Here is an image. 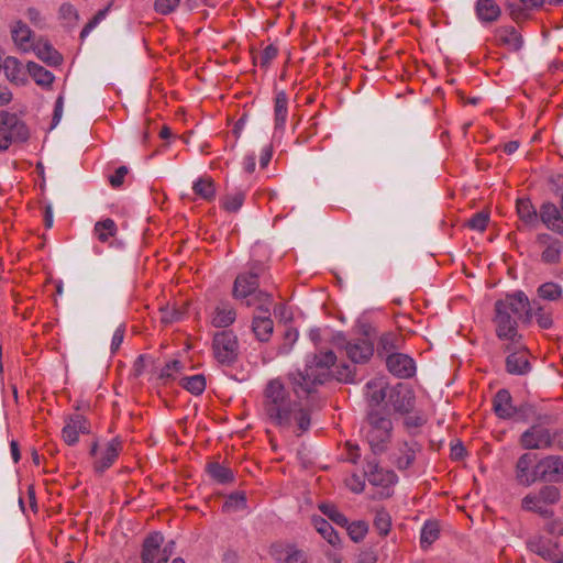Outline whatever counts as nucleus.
<instances>
[{
  "label": "nucleus",
  "mask_w": 563,
  "mask_h": 563,
  "mask_svg": "<svg viewBox=\"0 0 563 563\" xmlns=\"http://www.w3.org/2000/svg\"><path fill=\"white\" fill-rule=\"evenodd\" d=\"M335 362L336 355L332 351H320L307 361L305 371L289 374L288 378L296 396L299 399L308 397L331 377L342 383H353L354 367L344 363L335 366Z\"/></svg>",
  "instance_id": "nucleus-1"
},
{
  "label": "nucleus",
  "mask_w": 563,
  "mask_h": 563,
  "mask_svg": "<svg viewBox=\"0 0 563 563\" xmlns=\"http://www.w3.org/2000/svg\"><path fill=\"white\" fill-rule=\"evenodd\" d=\"M532 319L530 301L523 291H516L499 299L494 305L492 319L498 340L504 342V350L523 346L522 335L519 333V321L529 323Z\"/></svg>",
  "instance_id": "nucleus-2"
},
{
  "label": "nucleus",
  "mask_w": 563,
  "mask_h": 563,
  "mask_svg": "<svg viewBox=\"0 0 563 563\" xmlns=\"http://www.w3.org/2000/svg\"><path fill=\"white\" fill-rule=\"evenodd\" d=\"M264 413L271 423L290 429L296 427L297 435L308 430L309 413L296 401L290 399L288 390L279 379H272L264 391Z\"/></svg>",
  "instance_id": "nucleus-3"
},
{
  "label": "nucleus",
  "mask_w": 563,
  "mask_h": 563,
  "mask_svg": "<svg viewBox=\"0 0 563 563\" xmlns=\"http://www.w3.org/2000/svg\"><path fill=\"white\" fill-rule=\"evenodd\" d=\"M560 499L561 490L559 487L544 485L538 492L527 494L521 500V508L543 518H550L553 516V510L549 506L558 504Z\"/></svg>",
  "instance_id": "nucleus-4"
},
{
  "label": "nucleus",
  "mask_w": 563,
  "mask_h": 563,
  "mask_svg": "<svg viewBox=\"0 0 563 563\" xmlns=\"http://www.w3.org/2000/svg\"><path fill=\"white\" fill-rule=\"evenodd\" d=\"M368 430L366 432L367 442L375 454L383 453L388 448L391 439V420L378 411L368 413Z\"/></svg>",
  "instance_id": "nucleus-5"
},
{
  "label": "nucleus",
  "mask_w": 563,
  "mask_h": 563,
  "mask_svg": "<svg viewBox=\"0 0 563 563\" xmlns=\"http://www.w3.org/2000/svg\"><path fill=\"white\" fill-rule=\"evenodd\" d=\"M240 344L232 330H222L214 333L212 339V354L222 366H232L239 357Z\"/></svg>",
  "instance_id": "nucleus-6"
},
{
  "label": "nucleus",
  "mask_w": 563,
  "mask_h": 563,
  "mask_svg": "<svg viewBox=\"0 0 563 563\" xmlns=\"http://www.w3.org/2000/svg\"><path fill=\"white\" fill-rule=\"evenodd\" d=\"M29 136L26 124L15 113L0 112V151H7L14 142H25Z\"/></svg>",
  "instance_id": "nucleus-7"
},
{
  "label": "nucleus",
  "mask_w": 563,
  "mask_h": 563,
  "mask_svg": "<svg viewBox=\"0 0 563 563\" xmlns=\"http://www.w3.org/2000/svg\"><path fill=\"white\" fill-rule=\"evenodd\" d=\"M335 345L344 351L346 357L354 364H365L374 354L373 343L365 338L346 340L344 335L338 334Z\"/></svg>",
  "instance_id": "nucleus-8"
},
{
  "label": "nucleus",
  "mask_w": 563,
  "mask_h": 563,
  "mask_svg": "<svg viewBox=\"0 0 563 563\" xmlns=\"http://www.w3.org/2000/svg\"><path fill=\"white\" fill-rule=\"evenodd\" d=\"M536 246L540 251L541 262L548 265L560 263L563 243L549 233H539L536 238Z\"/></svg>",
  "instance_id": "nucleus-9"
},
{
  "label": "nucleus",
  "mask_w": 563,
  "mask_h": 563,
  "mask_svg": "<svg viewBox=\"0 0 563 563\" xmlns=\"http://www.w3.org/2000/svg\"><path fill=\"white\" fill-rule=\"evenodd\" d=\"M553 437L549 429L534 424L520 437V444L526 450H543L553 445Z\"/></svg>",
  "instance_id": "nucleus-10"
},
{
  "label": "nucleus",
  "mask_w": 563,
  "mask_h": 563,
  "mask_svg": "<svg viewBox=\"0 0 563 563\" xmlns=\"http://www.w3.org/2000/svg\"><path fill=\"white\" fill-rule=\"evenodd\" d=\"M537 468L540 481L549 483L563 482V456H544L537 462Z\"/></svg>",
  "instance_id": "nucleus-11"
},
{
  "label": "nucleus",
  "mask_w": 563,
  "mask_h": 563,
  "mask_svg": "<svg viewBox=\"0 0 563 563\" xmlns=\"http://www.w3.org/2000/svg\"><path fill=\"white\" fill-rule=\"evenodd\" d=\"M262 267H253L249 273L236 276L233 285V297L236 299H245L253 296L258 288V276Z\"/></svg>",
  "instance_id": "nucleus-12"
},
{
  "label": "nucleus",
  "mask_w": 563,
  "mask_h": 563,
  "mask_svg": "<svg viewBox=\"0 0 563 563\" xmlns=\"http://www.w3.org/2000/svg\"><path fill=\"white\" fill-rule=\"evenodd\" d=\"M121 448V441L118 439H112L100 452H98V445L95 443L90 453L91 455L96 456V472L103 473L106 470H108L119 456Z\"/></svg>",
  "instance_id": "nucleus-13"
},
{
  "label": "nucleus",
  "mask_w": 563,
  "mask_h": 563,
  "mask_svg": "<svg viewBox=\"0 0 563 563\" xmlns=\"http://www.w3.org/2000/svg\"><path fill=\"white\" fill-rule=\"evenodd\" d=\"M537 456L532 453H523L516 463V479L523 486H531L539 481Z\"/></svg>",
  "instance_id": "nucleus-14"
},
{
  "label": "nucleus",
  "mask_w": 563,
  "mask_h": 563,
  "mask_svg": "<svg viewBox=\"0 0 563 563\" xmlns=\"http://www.w3.org/2000/svg\"><path fill=\"white\" fill-rule=\"evenodd\" d=\"M164 541L163 536L159 532L151 533L143 542L142 549V563H156L158 559L163 556L164 551L173 553L174 542H169L163 549L162 543Z\"/></svg>",
  "instance_id": "nucleus-15"
},
{
  "label": "nucleus",
  "mask_w": 563,
  "mask_h": 563,
  "mask_svg": "<svg viewBox=\"0 0 563 563\" xmlns=\"http://www.w3.org/2000/svg\"><path fill=\"white\" fill-rule=\"evenodd\" d=\"M268 554L276 563H308L303 551L287 543H273L268 549Z\"/></svg>",
  "instance_id": "nucleus-16"
},
{
  "label": "nucleus",
  "mask_w": 563,
  "mask_h": 563,
  "mask_svg": "<svg viewBox=\"0 0 563 563\" xmlns=\"http://www.w3.org/2000/svg\"><path fill=\"white\" fill-rule=\"evenodd\" d=\"M388 371L398 378H410L416 374L413 358L404 353H391L386 357Z\"/></svg>",
  "instance_id": "nucleus-17"
},
{
  "label": "nucleus",
  "mask_w": 563,
  "mask_h": 563,
  "mask_svg": "<svg viewBox=\"0 0 563 563\" xmlns=\"http://www.w3.org/2000/svg\"><path fill=\"white\" fill-rule=\"evenodd\" d=\"M388 401L396 412L410 413L415 406V394L407 386L398 384L389 390Z\"/></svg>",
  "instance_id": "nucleus-18"
},
{
  "label": "nucleus",
  "mask_w": 563,
  "mask_h": 563,
  "mask_svg": "<svg viewBox=\"0 0 563 563\" xmlns=\"http://www.w3.org/2000/svg\"><path fill=\"white\" fill-rule=\"evenodd\" d=\"M529 550L544 560L553 563H563V553L559 547L541 537H534L527 542Z\"/></svg>",
  "instance_id": "nucleus-19"
},
{
  "label": "nucleus",
  "mask_w": 563,
  "mask_h": 563,
  "mask_svg": "<svg viewBox=\"0 0 563 563\" xmlns=\"http://www.w3.org/2000/svg\"><path fill=\"white\" fill-rule=\"evenodd\" d=\"M5 78L15 86H25L29 82V67L24 66L16 57L8 56L2 66Z\"/></svg>",
  "instance_id": "nucleus-20"
},
{
  "label": "nucleus",
  "mask_w": 563,
  "mask_h": 563,
  "mask_svg": "<svg viewBox=\"0 0 563 563\" xmlns=\"http://www.w3.org/2000/svg\"><path fill=\"white\" fill-rule=\"evenodd\" d=\"M539 217L542 223L551 231L563 236V209L553 203L544 202L540 207Z\"/></svg>",
  "instance_id": "nucleus-21"
},
{
  "label": "nucleus",
  "mask_w": 563,
  "mask_h": 563,
  "mask_svg": "<svg viewBox=\"0 0 563 563\" xmlns=\"http://www.w3.org/2000/svg\"><path fill=\"white\" fill-rule=\"evenodd\" d=\"M88 432L89 423L87 419L81 415H73L67 418L62 430V437L68 445H74L78 442L80 434Z\"/></svg>",
  "instance_id": "nucleus-22"
},
{
  "label": "nucleus",
  "mask_w": 563,
  "mask_h": 563,
  "mask_svg": "<svg viewBox=\"0 0 563 563\" xmlns=\"http://www.w3.org/2000/svg\"><path fill=\"white\" fill-rule=\"evenodd\" d=\"M365 475L369 484L383 488H389L397 482V476L393 471L379 467L374 461L367 462Z\"/></svg>",
  "instance_id": "nucleus-23"
},
{
  "label": "nucleus",
  "mask_w": 563,
  "mask_h": 563,
  "mask_svg": "<svg viewBox=\"0 0 563 563\" xmlns=\"http://www.w3.org/2000/svg\"><path fill=\"white\" fill-rule=\"evenodd\" d=\"M544 0H517L506 3V11L515 22H521L530 16L532 11L542 8Z\"/></svg>",
  "instance_id": "nucleus-24"
},
{
  "label": "nucleus",
  "mask_w": 563,
  "mask_h": 563,
  "mask_svg": "<svg viewBox=\"0 0 563 563\" xmlns=\"http://www.w3.org/2000/svg\"><path fill=\"white\" fill-rule=\"evenodd\" d=\"M512 351L506 358V368L508 373L514 375H525L530 371V363L528 361L527 349L523 345L521 349H511Z\"/></svg>",
  "instance_id": "nucleus-25"
},
{
  "label": "nucleus",
  "mask_w": 563,
  "mask_h": 563,
  "mask_svg": "<svg viewBox=\"0 0 563 563\" xmlns=\"http://www.w3.org/2000/svg\"><path fill=\"white\" fill-rule=\"evenodd\" d=\"M388 383L384 377H376L366 384L365 396L371 406H379L388 397Z\"/></svg>",
  "instance_id": "nucleus-26"
},
{
  "label": "nucleus",
  "mask_w": 563,
  "mask_h": 563,
  "mask_svg": "<svg viewBox=\"0 0 563 563\" xmlns=\"http://www.w3.org/2000/svg\"><path fill=\"white\" fill-rule=\"evenodd\" d=\"M493 408L495 413L501 419H509L516 413L511 395L507 389L497 391L493 400Z\"/></svg>",
  "instance_id": "nucleus-27"
},
{
  "label": "nucleus",
  "mask_w": 563,
  "mask_h": 563,
  "mask_svg": "<svg viewBox=\"0 0 563 563\" xmlns=\"http://www.w3.org/2000/svg\"><path fill=\"white\" fill-rule=\"evenodd\" d=\"M235 319V309L225 302L219 303L211 313V324L216 328H228Z\"/></svg>",
  "instance_id": "nucleus-28"
},
{
  "label": "nucleus",
  "mask_w": 563,
  "mask_h": 563,
  "mask_svg": "<svg viewBox=\"0 0 563 563\" xmlns=\"http://www.w3.org/2000/svg\"><path fill=\"white\" fill-rule=\"evenodd\" d=\"M417 451H418V445L416 442L400 443L397 448L396 453L394 454V464L399 470H407L415 462Z\"/></svg>",
  "instance_id": "nucleus-29"
},
{
  "label": "nucleus",
  "mask_w": 563,
  "mask_h": 563,
  "mask_svg": "<svg viewBox=\"0 0 563 563\" xmlns=\"http://www.w3.org/2000/svg\"><path fill=\"white\" fill-rule=\"evenodd\" d=\"M475 12L479 21L492 23L500 16L501 10L495 0H477Z\"/></svg>",
  "instance_id": "nucleus-30"
},
{
  "label": "nucleus",
  "mask_w": 563,
  "mask_h": 563,
  "mask_svg": "<svg viewBox=\"0 0 563 563\" xmlns=\"http://www.w3.org/2000/svg\"><path fill=\"white\" fill-rule=\"evenodd\" d=\"M274 322L269 316H255L252 321V331L261 342H267L273 334Z\"/></svg>",
  "instance_id": "nucleus-31"
},
{
  "label": "nucleus",
  "mask_w": 563,
  "mask_h": 563,
  "mask_svg": "<svg viewBox=\"0 0 563 563\" xmlns=\"http://www.w3.org/2000/svg\"><path fill=\"white\" fill-rule=\"evenodd\" d=\"M33 52L37 58L51 66H57L62 63V55L48 43L37 42L33 48Z\"/></svg>",
  "instance_id": "nucleus-32"
},
{
  "label": "nucleus",
  "mask_w": 563,
  "mask_h": 563,
  "mask_svg": "<svg viewBox=\"0 0 563 563\" xmlns=\"http://www.w3.org/2000/svg\"><path fill=\"white\" fill-rule=\"evenodd\" d=\"M29 77L42 88H49L55 79L54 75L34 62H27Z\"/></svg>",
  "instance_id": "nucleus-33"
},
{
  "label": "nucleus",
  "mask_w": 563,
  "mask_h": 563,
  "mask_svg": "<svg viewBox=\"0 0 563 563\" xmlns=\"http://www.w3.org/2000/svg\"><path fill=\"white\" fill-rule=\"evenodd\" d=\"M404 344V339L400 334L395 332L384 333L379 338L378 342V354L386 353L391 354L396 353V350H399Z\"/></svg>",
  "instance_id": "nucleus-34"
},
{
  "label": "nucleus",
  "mask_w": 563,
  "mask_h": 563,
  "mask_svg": "<svg viewBox=\"0 0 563 563\" xmlns=\"http://www.w3.org/2000/svg\"><path fill=\"white\" fill-rule=\"evenodd\" d=\"M312 525L314 529L325 539L331 545L338 547L340 544V537L333 527L321 517H313Z\"/></svg>",
  "instance_id": "nucleus-35"
},
{
  "label": "nucleus",
  "mask_w": 563,
  "mask_h": 563,
  "mask_svg": "<svg viewBox=\"0 0 563 563\" xmlns=\"http://www.w3.org/2000/svg\"><path fill=\"white\" fill-rule=\"evenodd\" d=\"M194 192L200 198L210 201L216 197V186L210 177H201L192 185Z\"/></svg>",
  "instance_id": "nucleus-36"
},
{
  "label": "nucleus",
  "mask_w": 563,
  "mask_h": 563,
  "mask_svg": "<svg viewBox=\"0 0 563 563\" xmlns=\"http://www.w3.org/2000/svg\"><path fill=\"white\" fill-rule=\"evenodd\" d=\"M93 232H95L97 239L100 242L104 243V242L109 241L110 238L115 235L117 224L112 219L108 218L102 221H98L95 224Z\"/></svg>",
  "instance_id": "nucleus-37"
},
{
  "label": "nucleus",
  "mask_w": 563,
  "mask_h": 563,
  "mask_svg": "<svg viewBox=\"0 0 563 563\" xmlns=\"http://www.w3.org/2000/svg\"><path fill=\"white\" fill-rule=\"evenodd\" d=\"M517 213L525 223L534 224L538 221V212L528 199L517 201Z\"/></svg>",
  "instance_id": "nucleus-38"
},
{
  "label": "nucleus",
  "mask_w": 563,
  "mask_h": 563,
  "mask_svg": "<svg viewBox=\"0 0 563 563\" xmlns=\"http://www.w3.org/2000/svg\"><path fill=\"white\" fill-rule=\"evenodd\" d=\"M288 99L285 92L280 91L275 98V125L277 129L284 128L287 119Z\"/></svg>",
  "instance_id": "nucleus-39"
},
{
  "label": "nucleus",
  "mask_w": 563,
  "mask_h": 563,
  "mask_svg": "<svg viewBox=\"0 0 563 563\" xmlns=\"http://www.w3.org/2000/svg\"><path fill=\"white\" fill-rule=\"evenodd\" d=\"M208 473L210 476L220 484H227L234 479L232 470L221 465L218 462L208 465Z\"/></svg>",
  "instance_id": "nucleus-40"
},
{
  "label": "nucleus",
  "mask_w": 563,
  "mask_h": 563,
  "mask_svg": "<svg viewBox=\"0 0 563 563\" xmlns=\"http://www.w3.org/2000/svg\"><path fill=\"white\" fill-rule=\"evenodd\" d=\"M180 385L189 393L194 395H200L206 389V378L203 375L200 374L184 377L180 380Z\"/></svg>",
  "instance_id": "nucleus-41"
},
{
  "label": "nucleus",
  "mask_w": 563,
  "mask_h": 563,
  "mask_svg": "<svg viewBox=\"0 0 563 563\" xmlns=\"http://www.w3.org/2000/svg\"><path fill=\"white\" fill-rule=\"evenodd\" d=\"M538 296L544 300L555 301L562 297V287L553 282H548L538 287Z\"/></svg>",
  "instance_id": "nucleus-42"
},
{
  "label": "nucleus",
  "mask_w": 563,
  "mask_h": 563,
  "mask_svg": "<svg viewBox=\"0 0 563 563\" xmlns=\"http://www.w3.org/2000/svg\"><path fill=\"white\" fill-rule=\"evenodd\" d=\"M532 318L536 317L537 323L541 329H550L553 325L552 314L544 307L537 302H530Z\"/></svg>",
  "instance_id": "nucleus-43"
},
{
  "label": "nucleus",
  "mask_w": 563,
  "mask_h": 563,
  "mask_svg": "<svg viewBox=\"0 0 563 563\" xmlns=\"http://www.w3.org/2000/svg\"><path fill=\"white\" fill-rule=\"evenodd\" d=\"M439 525L435 521H427L421 529V547L424 548L432 544L439 538Z\"/></svg>",
  "instance_id": "nucleus-44"
},
{
  "label": "nucleus",
  "mask_w": 563,
  "mask_h": 563,
  "mask_svg": "<svg viewBox=\"0 0 563 563\" xmlns=\"http://www.w3.org/2000/svg\"><path fill=\"white\" fill-rule=\"evenodd\" d=\"M374 527L379 536L386 537L389 533L391 527V518L385 509L376 510Z\"/></svg>",
  "instance_id": "nucleus-45"
},
{
  "label": "nucleus",
  "mask_w": 563,
  "mask_h": 563,
  "mask_svg": "<svg viewBox=\"0 0 563 563\" xmlns=\"http://www.w3.org/2000/svg\"><path fill=\"white\" fill-rule=\"evenodd\" d=\"M58 14L59 20L66 27L70 29L71 26L76 25L78 13L71 4L63 3L59 8Z\"/></svg>",
  "instance_id": "nucleus-46"
},
{
  "label": "nucleus",
  "mask_w": 563,
  "mask_h": 563,
  "mask_svg": "<svg viewBox=\"0 0 563 563\" xmlns=\"http://www.w3.org/2000/svg\"><path fill=\"white\" fill-rule=\"evenodd\" d=\"M244 194L241 191L227 195L222 199V207L228 212H236L244 202Z\"/></svg>",
  "instance_id": "nucleus-47"
},
{
  "label": "nucleus",
  "mask_w": 563,
  "mask_h": 563,
  "mask_svg": "<svg viewBox=\"0 0 563 563\" xmlns=\"http://www.w3.org/2000/svg\"><path fill=\"white\" fill-rule=\"evenodd\" d=\"M320 511L325 515L329 519L341 527H345L347 525L346 517L341 514L335 506L330 504H321L319 506Z\"/></svg>",
  "instance_id": "nucleus-48"
},
{
  "label": "nucleus",
  "mask_w": 563,
  "mask_h": 563,
  "mask_svg": "<svg viewBox=\"0 0 563 563\" xmlns=\"http://www.w3.org/2000/svg\"><path fill=\"white\" fill-rule=\"evenodd\" d=\"M350 538L354 542H358L364 539L368 531V526L365 521L360 520L345 526Z\"/></svg>",
  "instance_id": "nucleus-49"
},
{
  "label": "nucleus",
  "mask_w": 563,
  "mask_h": 563,
  "mask_svg": "<svg viewBox=\"0 0 563 563\" xmlns=\"http://www.w3.org/2000/svg\"><path fill=\"white\" fill-rule=\"evenodd\" d=\"M246 507V497L244 493L231 494L223 504V510L236 511Z\"/></svg>",
  "instance_id": "nucleus-50"
},
{
  "label": "nucleus",
  "mask_w": 563,
  "mask_h": 563,
  "mask_svg": "<svg viewBox=\"0 0 563 563\" xmlns=\"http://www.w3.org/2000/svg\"><path fill=\"white\" fill-rule=\"evenodd\" d=\"M161 321L165 324H172L183 317V311L175 306H165L159 308Z\"/></svg>",
  "instance_id": "nucleus-51"
},
{
  "label": "nucleus",
  "mask_w": 563,
  "mask_h": 563,
  "mask_svg": "<svg viewBox=\"0 0 563 563\" xmlns=\"http://www.w3.org/2000/svg\"><path fill=\"white\" fill-rule=\"evenodd\" d=\"M489 222V213L481 211L475 213L468 221L467 227L472 230L483 232Z\"/></svg>",
  "instance_id": "nucleus-52"
},
{
  "label": "nucleus",
  "mask_w": 563,
  "mask_h": 563,
  "mask_svg": "<svg viewBox=\"0 0 563 563\" xmlns=\"http://www.w3.org/2000/svg\"><path fill=\"white\" fill-rule=\"evenodd\" d=\"M183 368V364L174 360L169 363H167L159 372V379L164 380V383L175 379L176 374L180 372Z\"/></svg>",
  "instance_id": "nucleus-53"
},
{
  "label": "nucleus",
  "mask_w": 563,
  "mask_h": 563,
  "mask_svg": "<svg viewBox=\"0 0 563 563\" xmlns=\"http://www.w3.org/2000/svg\"><path fill=\"white\" fill-rule=\"evenodd\" d=\"M406 418L404 420V426L406 427V429H408L409 431H411L412 429H417V428H420L421 426H423L427 421V418L424 415L420 413V412H415V413H406Z\"/></svg>",
  "instance_id": "nucleus-54"
},
{
  "label": "nucleus",
  "mask_w": 563,
  "mask_h": 563,
  "mask_svg": "<svg viewBox=\"0 0 563 563\" xmlns=\"http://www.w3.org/2000/svg\"><path fill=\"white\" fill-rule=\"evenodd\" d=\"M298 339V331L294 328H289L285 331L284 340L285 343L280 346V353L287 354L291 350V346Z\"/></svg>",
  "instance_id": "nucleus-55"
},
{
  "label": "nucleus",
  "mask_w": 563,
  "mask_h": 563,
  "mask_svg": "<svg viewBox=\"0 0 563 563\" xmlns=\"http://www.w3.org/2000/svg\"><path fill=\"white\" fill-rule=\"evenodd\" d=\"M180 0H156L155 10L161 14H168L173 12L179 4Z\"/></svg>",
  "instance_id": "nucleus-56"
},
{
  "label": "nucleus",
  "mask_w": 563,
  "mask_h": 563,
  "mask_svg": "<svg viewBox=\"0 0 563 563\" xmlns=\"http://www.w3.org/2000/svg\"><path fill=\"white\" fill-rule=\"evenodd\" d=\"M497 45L505 46L509 51H519L522 45V37H496Z\"/></svg>",
  "instance_id": "nucleus-57"
},
{
  "label": "nucleus",
  "mask_w": 563,
  "mask_h": 563,
  "mask_svg": "<svg viewBox=\"0 0 563 563\" xmlns=\"http://www.w3.org/2000/svg\"><path fill=\"white\" fill-rule=\"evenodd\" d=\"M108 9L99 10L93 18L84 26L80 34L81 36L88 35L97 24L100 23L106 16Z\"/></svg>",
  "instance_id": "nucleus-58"
},
{
  "label": "nucleus",
  "mask_w": 563,
  "mask_h": 563,
  "mask_svg": "<svg viewBox=\"0 0 563 563\" xmlns=\"http://www.w3.org/2000/svg\"><path fill=\"white\" fill-rule=\"evenodd\" d=\"M345 484L353 493H361L365 487L364 478L357 474H352L347 477Z\"/></svg>",
  "instance_id": "nucleus-59"
},
{
  "label": "nucleus",
  "mask_w": 563,
  "mask_h": 563,
  "mask_svg": "<svg viewBox=\"0 0 563 563\" xmlns=\"http://www.w3.org/2000/svg\"><path fill=\"white\" fill-rule=\"evenodd\" d=\"M254 300L261 303L260 309L264 311V313L269 312V308L272 306V296L265 291L256 290L253 295Z\"/></svg>",
  "instance_id": "nucleus-60"
},
{
  "label": "nucleus",
  "mask_w": 563,
  "mask_h": 563,
  "mask_svg": "<svg viewBox=\"0 0 563 563\" xmlns=\"http://www.w3.org/2000/svg\"><path fill=\"white\" fill-rule=\"evenodd\" d=\"M129 169L126 166H120L115 169L114 174L109 176V183L113 188H118L123 184L124 177L128 175Z\"/></svg>",
  "instance_id": "nucleus-61"
},
{
  "label": "nucleus",
  "mask_w": 563,
  "mask_h": 563,
  "mask_svg": "<svg viewBox=\"0 0 563 563\" xmlns=\"http://www.w3.org/2000/svg\"><path fill=\"white\" fill-rule=\"evenodd\" d=\"M124 334H125V325L124 324H120L115 329V331L113 333V336H112V340H111L110 349H111L112 353H115L120 349V346H121V344H122V342L124 340Z\"/></svg>",
  "instance_id": "nucleus-62"
},
{
  "label": "nucleus",
  "mask_w": 563,
  "mask_h": 563,
  "mask_svg": "<svg viewBox=\"0 0 563 563\" xmlns=\"http://www.w3.org/2000/svg\"><path fill=\"white\" fill-rule=\"evenodd\" d=\"M278 53V48L271 44L264 48V51L260 55V63L262 66H267L276 56Z\"/></svg>",
  "instance_id": "nucleus-63"
},
{
  "label": "nucleus",
  "mask_w": 563,
  "mask_h": 563,
  "mask_svg": "<svg viewBox=\"0 0 563 563\" xmlns=\"http://www.w3.org/2000/svg\"><path fill=\"white\" fill-rule=\"evenodd\" d=\"M553 191L560 198V206L563 209V175H556L552 178Z\"/></svg>",
  "instance_id": "nucleus-64"
}]
</instances>
